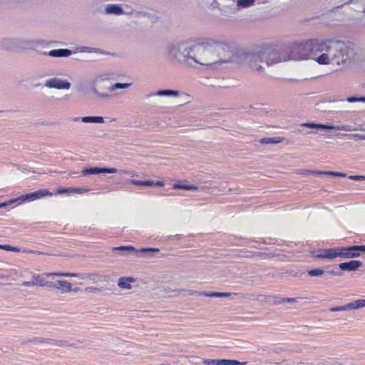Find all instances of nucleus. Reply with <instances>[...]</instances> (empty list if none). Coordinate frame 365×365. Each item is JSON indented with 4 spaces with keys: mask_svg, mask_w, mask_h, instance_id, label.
<instances>
[{
    "mask_svg": "<svg viewBox=\"0 0 365 365\" xmlns=\"http://www.w3.org/2000/svg\"><path fill=\"white\" fill-rule=\"evenodd\" d=\"M32 281L31 282H22L21 285L24 287H30V286H34V284H31Z\"/></svg>",
    "mask_w": 365,
    "mask_h": 365,
    "instance_id": "nucleus-50",
    "label": "nucleus"
},
{
    "mask_svg": "<svg viewBox=\"0 0 365 365\" xmlns=\"http://www.w3.org/2000/svg\"><path fill=\"white\" fill-rule=\"evenodd\" d=\"M168 53L191 68H216L231 61L233 56L230 46L211 38L170 46Z\"/></svg>",
    "mask_w": 365,
    "mask_h": 365,
    "instance_id": "nucleus-1",
    "label": "nucleus"
},
{
    "mask_svg": "<svg viewBox=\"0 0 365 365\" xmlns=\"http://www.w3.org/2000/svg\"><path fill=\"white\" fill-rule=\"evenodd\" d=\"M45 275L47 277H78L80 278L81 274L77 273H69V272H46Z\"/></svg>",
    "mask_w": 365,
    "mask_h": 365,
    "instance_id": "nucleus-21",
    "label": "nucleus"
},
{
    "mask_svg": "<svg viewBox=\"0 0 365 365\" xmlns=\"http://www.w3.org/2000/svg\"><path fill=\"white\" fill-rule=\"evenodd\" d=\"M324 271L322 268H317L308 270V274L311 277H321L324 274Z\"/></svg>",
    "mask_w": 365,
    "mask_h": 365,
    "instance_id": "nucleus-31",
    "label": "nucleus"
},
{
    "mask_svg": "<svg viewBox=\"0 0 365 365\" xmlns=\"http://www.w3.org/2000/svg\"><path fill=\"white\" fill-rule=\"evenodd\" d=\"M82 173L84 175H97V174H100V173H103V168H91L83 169L82 170Z\"/></svg>",
    "mask_w": 365,
    "mask_h": 365,
    "instance_id": "nucleus-28",
    "label": "nucleus"
},
{
    "mask_svg": "<svg viewBox=\"0 0 365 365\" xmlns=\"http://www.w3.org/2000/svg\"><path fill=\"white\" fill-rule=\"evenodd\" d=\"M307 173L309 174H319V175H325L328 176H337V177H345L346 174L344 173H338V172H332V171H312V170H306Z\"/></svg>",
    "mask_w": 365,
    "mask_h": 365,
    "instance_id": "nucleus-22",
    "label": "nucleus"
},
{
    "mask_svg": "<svg viewBox=\"0 0 365 365\" xmlns=\"http://www.w3.org/2000/svg\"><path fill=\"white\" fill-rule=\"evenodd\" d=\"M26 253H38V252L30 250H24Z\"/></svg>",
    "mask_w": 365,
    "mask_h": 365,
    "instance_id": "nucleus-52",
    "label": "nucleus"
},
{
    "mask_svg": "<svg viewBox=\"0 0 365 365\" xmlns=\"http://www.w3.org/2000/svg\"><path fill=\"white\" fill-rule=\"evenodd\" d=\"M315 257L319 259H326L329 261H332L336 258H339L338 247L319 250Z\"/></svg>",
    "mask_w": 365,
    "mask_h": 365,
    "instance_id": "nucleus-9",
    "label": "nucleus"
},
{
    "mask_svg": "<svg viewBox=\"0 0 365 365\" xmlns=\"http://www.w3.org/2000/svg\"><path fill=\"white\" fill-rule=\"evenodd\" d=\"M51 196H52V193L51 192H49L47 190L43 189V190H39L38 191H36V192L30 193V194L23 195V196H21V199H22L23 200L33 201V200H35L37 199H41L44 197H51Z\"/></svg>",
    "mask_w": 365,
    "mask_h": 365,
    "instance_id": "nucleus-10",
    "label": "nucleus"
},
{
    "mask_svg": "<svg viewBox=\"0 0 365 365\" xmlns=\"http://www.w3.org/2000/svg\"><path fill=\"white\" fill-rule=\"evenodd\" d=\"M240 297L241 298L245 299H252L251 297H254L253 294H242L240 293H235V292H225V297Z\"/></svg>",
    "mask_w": 365,
    "mask_h": 365,
    "instance_id": "nucleus-32",
    "label": "nucleus"
},
{
    "mask_svg": "<svg viewBox=\"0 0 365 365\" xmlns=\"http://www.w3.org/2000/svg\"><path fill=\"white\" fill-rule=\"evenodd\" d=\"M105 13L108 15H122L124 14V11L120 5L112 4H108L105 7Z\"/></svg>",
    "mask_w": 365,
    "mask_h": 365,
    "instance_id": "nucleus-13",
    "label": "nucleus"
},
{
    "mask_svg": "<svg viewBox=\"0 0 365 365\" xmlns=\"http://www.w3.org/2000/svg\"><path fill=\"white\" fill-rule=\"evenodd\" d=\"M38 341L41 342H45V343H48L51 345H55V346H63L66 344L65 341H56V340L51 339H41Z\"/></svg>",
    "mask_w": 365,
    "mask_h": 365,
    "instance_id": "nucleus-29",
    "label": "nucleus"
},
{
    "mask_svg": "<svg viewBox=\"0 0 365 365\" xmlns=\"http://www.w3.org/2000/svg\"><path fill=\"white\" fill-rule=\"evenodd\" d=\"M103 173H116L118 170L114 168H103Z\"/></svg>",
    "mask_w": 365,
    "mask_h": 365,
    "instance_id": "nucleus-42",
    "label": "nucleus"
},
{
    "mask_svg": "<svg viewBox=\"0 0 365 365\" xmlns=\"http://www.w3.org/2000/svg\"><path fill=\"white\" fill-rule=\"evenodd\" d=\"M134 281V279L132 277H121L118 279V286L120 289H130L132 288L130 282H133Z\"/></svg>",
    "mask_w": 365,
    "mask_h": 365,
    "instance_id": "nucleus-18",
    "label": "nucleus"
},
{
    "mask_svg": "<svg viewBox=\"0 0 365 365\" xmlns=\"http://www.w3.org/2000/svg\"><path fill=\"white\" fill-rule=\"evenodd\" d=\"M97 275L95 274H81L80 279L83 280L95 281Z\"/></svg>",
    "mask_w": 365,
    "mask_h": 365,
    "instance_id": "nucleus-37",
    "label": "nucleus"
},
{
    "mask_svg": "<svg viewBox=\"0 0 365 365\" xmlns=\"http://www.w3.org/2000/svg\"><path fill=\"white\" fill-rule=\"evenodd\" d=\"M22 43L19 39L16 38H5L2 41V46L8 50H15Z\"/></svg>",
    "mask_w": 365,
    "mask_h": 365,
    "instance_id": "nucleus-12",
    "label": "nucleus"
},
{
    "mask_svg": "<svg viewBox=\"0 0 365 365\" xmlns=\"http://www.w3.org/2000/svg\"><path fill=\"white\" fill-rule=\"evenodd\" d=\"M283 141V138L274 137V138H264L260 140V142L264 144H277Z\"/></svg>",
    "mask_w": 365,
    "mask_h": 365,
    "instance_id": "nucleus-27",
    "label": "nucleus"
},
{
    "mask_svg": "<svg viewBox=\"0 0 365 365\" xmlns=\"http://www.w3.org/2000/svg\"><path fill=\"white\" fill-rule=\"evenodd\" d=\"M217 297H225V292H217Z\"/></svg>",
    "mask_w": 365,
    "mask_h": 365,
    "instance_id": "nucleus-51",
    "label": "nucleus"
},
{
    "mask_svg": "<svg viewBox=\"0 0 365 365\" xmlns=\"http://www.w3.org/2000/svg\"><path fill=\"white\" fill-rule=\"evenodd\" d=\"M0 249H3V250H7V251H12V252H18L20 251V249L19 247H12V246L6 245H0Z\"/></svg>",
    "mask_w": 365,
    "mask_h": 365,
    "instance_id": "nucleus-39",
    "label": "nucleus"
},
{
    "mask_svg": "<svg viewBox=\"0 0 365 365\" xmlns=\"http://www.w3.org/2000/svg\"><path fill=\"white\" fill-rule=\"evenodd\" d=\"M239 9H245L254 6L255 0H233Z\"/></svg>",
    "mask_w": 365,
    "mask_h": 365,
    "instance_id": "nucleus-25",
    "label": "nucleus"
},
{
    "mask_svg": "<svg viewBox=\"0 0 365 365\" xmlns=\"http://www.w3.org/2000/svg\"><path fill=\"white\" fill-rule=\"evenodd\" d=\"M0 279H9V277H8V276H6V275H1V274H0Z\"/></svg>",
    "mask_w": 365,
    "mask_h": 365,
    "instance_id": "nucleus-54",
    "label": "nucleus"
},
{
    "mask_svg": "<svg viewBox=\"0 0 365 365\" xmlns=\"http://www.w3.org/2000/svg\"><path fill=\"white\" fill-rule=\"evenodd\" d=\"M86 291L88 292H93H93H99L100 289L97 288V287H90L86 288Z\"/></svg>",
    "mask_w": 365,
    "mask_h": 365,
    "instance_id": "nucleus-44",
    "label": "nucleus"
},
{
    "mask_svg": "<svg viewBox=\"0 0 365 365\" xmlns=\"http://www.w3.org/2000/svg\"><path fill=\"white\" fill-rule=\"evenodd\" d=\"M321 53L314 58L319 65L345 67L361 58L359 49L353 43L334 38H322Z\"/></svg>",
    "mask_w": 365,
    "mask_h": 365,
    "instance_id": "nucleus-2",
    "label": "nucleus"
},
{
    "mask_svg": "<svg viewBox=\"0 0 365 365\" xmlns=\"http://www.w3.org/2000/svg\"><path fill=\"white\" fill-rule=\"evenodd\" d=\"M348 307H349V310L359 309L365 307V299H357L352 302L348 303Z\"/></svg>",
    "mask_w": 365,
    "mask_h": 365,
    "instance_id": "nucleus-26",
    "label": "nucleus"
},
{
    "mask_svg": "<svg viewBox=\"0 0 365 365\" xmlns=\"http://www.w3.org/2000/svg\"><path fill=\"white\" fill-rule=\"evenodd\" d=\"M201 294L209 297H217V292H203Z\"/></svg>",
    "mask_w": 365,
    "mask_h": 365,
    "instance_id": "nucleus-41",
    "label": "nucleus"
},
{
    "mask_svg": "<svg viewBox=\"0 0 365 365\" xmlns=\"http://www.w3.org/2000/svg\"><path fill=\"white\" fill-rule=\"evenodd\" d=\"M88 192V190L83 188H74V187H61L56 190L58 194H63V193H78L83 194Z\"/></svg>",
    "mask_w": 365,
    "mask_h": 365,
    "instance_id": "nucleus-17",
    "label": "nucleus"
},
{
    "mask_svg": "<svg viewBox=\"0 0 365 365\" xmlns=\"http://www.w3.org/2000/svg\"><path fill=\"white\" fill-rule=\"evenodd\" d=\"M361 252V245H354L349 247H338L339 258L351 259L357 257Z\"/></svg>",
    "mask_w": 365,
    "mask_h": 365,
    "instance_id": "nucleus-8",
    "label": "nucleus"
},
{
    "mask_svg": "<svg viewBox=\"0 0 365 365\" xmlns=\"http://www.w3.org/2000/svg\"><path fill=\"white\" fill-rule=\"evenodd\" d=\"M113 250L125 251V252H128L130 253L137 252V250L133 246H120V247H113Z\"/></svg>",
    "mask_w": 365,
    "mask_h": 365,
    "instance_id": "nucleus-34",
    "label": "nucleus"
},
{
    "mask_svg": "<svg viewBox=\"0 0 365 365\" xmlns=\"http://www.w3.org/2000/svg\"><path fill=\"white\" fill-rule=\"evenodd\" d=\"M6 205V203H1V204H0V208L4 207Z\"/></svg>",
    "mask_w": 365,
    "mask_h": 365,
    "instance_id": "nucleus-57",
    "label": "nucleus"
},
{
    "mask_svg": "<svg viewBox=\"0 0 365 365\" xmlns=\"http://www.w3.org/2000/svg\"><path fill=\"white\" fill-rule=\"evenodd\" d=\"M173 189H183L187 190H198V187L194 185L186 184L182 181H178L173 185Z\"/></svg>",
    "mask_w": 365,
    "mask_h": 365,
    "instance_id": "nucleus-20",
    "label": "nucleus"
},
{
    "mask_svg": "<svg viewBox=\"0 0 365 365\" xmlns=\"http://www.w3.org/2000/svg\"><path fill=\"white\" fill-rule=\"evenodd\" d=\"M56 289H61L62 293H67L73 290L71 284L66 280H56Z\"/></svg>",
    "mask_w": 365,
    "mask_h": 365,
    "instance_id": "nucleus-15",
    "label": "nucleus"
},
{
    "mask_svg": "<svg viewBox=\"0 0 365 365\" xmlns=\"http://www.w3.org/2000/svg\"><path fill=\"white\" fill-rule=\"evenodd\" d=\"M45 273L42 275H35L32 274V283L34 284V286H39V287H44L46 284V279H45Z\"/></svg>",
    "mask_w": 365,
    "mask_h": 365,
    "instance_id": "nucleus-24",
    "label": "nucleus"
},
{
    "mask_svg": "<svg viewBox=\"0 0 365 365\" xmlns=\"http://www.w3.org/2000/svg\"><path fill=\"white\" fill-rule=\"evenodd\" d=\"M362 265L359 260H351L348 262H342L339 264L340 269L344 271H355Z\"/></svg>",
    "mask_w": 365,
    "mask_h": 365,
    "instance_id": "nucleus-11",
    "label": "nucleus"
},
{
    "mask_svg": "<svg viewBox=\"0 0 365 365\" xmlns=\"http://www.w3.org/2000/svg\"><path fill=\"white\" fill-rule=\"evenodd\" d=\"M330 273L332 274H336V273L334 272H330Z\"/></svg>",
    "mask_w": 365,
    "mask_h": 365,
    "instance_id": "nucleus-59",
    "label": "nucleus"
},
{
    "mask_svg": "<svg viewBox=\"0 0 365 365\" xmlns=\"http://www.w3.org/2000/svg\"><path fill=\"white\" fill-rule=\"evenodd\" d=\"M267 297L263 296V295H258L257 298H255L254 299L258 300V301H266Z\"/></svg>",
    "mask_w": 365,
    "mask_h": 365,
    "instance_id": "nucleus-48",
    "label": "nucleus"
},
{
    "mask_svg": "<svg viewBox=\"0 0 365 365\" xmlns=\"http://www.w3.org/2000/svg\"><path fill=\"white\" fill-rule=\"evenodd\" d=\"M351 180H360L361 179H365V176L363 175H350L349 177Z\"/></svg>",
    "mask_w": 365,
    "mask_h": 365,
    "instance_id": "nucleus-46",
    "label": "nucleus"
},
{
    "mask_svg": "<svg viewBox=\"0 0 365 365\" xmlns=\"http://www.w3.org/2000/svg\"><path fill=\"white\" fill-rule=\"evenodd\" d=\"M290 61L289 51L282 48L266 46L247 57L250 67L259 73L264 71V66Z\"/></svg>",
    "mask_w": 365,
    "mask_h": 365,
    "instance_id": "nucleus-3",
    "label": "nucleus"
},
{
    "mask_svg": "<svg viewBox=\"0 0 365 365\" xmlns=\"http://www.w3.org/2000/svg\"><path fill=\"white\" fill-rule=\"evenodd\" d=\"M116 79L117 75L113 72H104L96 75L91 83L92 93L99 98L106 99L110 97V93L118 89H128L132 86L131 83H115L108 86L105 85L106 82Z\"/></svg>",
    "mask_w": 365,
    "mask_h": 365,
    "instance_id": "nucleus-4",
    "label": "nucleus"
},
{
    "mask_svg": "<svg viewBox=\"0 0 365 365\" xmlns=\"http://www.w3.org/2000/svg\"><path fill=\"white\" fill-rule=\"evenodd\" d=\"M344 136L347 137L349 139L351 140H365V135L355 133V134H346L344 135Z\"/></svg>",
    "mask_w": 365,
    "mask_h": 365,
    "instance_id": "nucleus-36",
    "label": "nucleus"
},
{
    "mask_svg": "<svg viewBox=\"0 0 365 365\" xmlns=\"http://www.w3.org/2000/svg\"><path fill=\"white\" fill-rule=\"evenodd\" d=\"M329 310L331 312H342V311L349 310V307H348V304H346L344 306L331 307V308H330Z\"/></svg>",
    "mask_w": 365,
    "mask_h": 365,
    "instance_id": "nucleus-40",
    "label": "nucleus"
},
{
    "mask_svg": "<svg viewBox=\"0 0 365 365\" xmlns=\"http://www.w3.org/2000/svg\"><path fill=\"white\" fill-rule=\"evenodd\" d=\"M106 119L108 120V123H111V122L115 121V118H106Z\"/></svg>",
    "mask_w": 365,
    "mask_h": 365,
    "instance_id": "nucleus-53",
    "label": "nucleus"
},
{
    "mask_svg": "<svg viewBox=\"0 0 365 365\" xmlns=\"http://www.w3.org/2000/svg\"><path fill=\"white\" fill-rule=\"evenodd\" d=\"M150 182H152V186L153 185H156V186H163L165 184H164V182L163 181H153L152 180H150Z\"/></svg>",
    "mask_w": 365,
    "mask_h": 365,
    "instance_id": "nucleus-47",
    "label": "nucleus"
},
{
    "mask_svg": "<svg viewBox=\"0 0 365 365\" xmlns=\"http://www.w3.org/2000/svg\"><path fill=\"white\" fill-rule=\"evenodd\" d=\"M155 96H172V97H178L180 96V93L178 91L174 90H159L155 93Z\"/></svg>",
    "mask_w": 365,
    "mask_h": 365,
    "instance_id": "nucleus-23",
    "label": "nucleus"
},
{
    "mask_svg": "<svg viewBox=\"0 0 365 365\" xmlns=\"http://www.w3.org/2000/svg\"><path fill=\"white\" fill-rule=\"evenodd\" d=\"M130 183L135 185H144V186H152V182H150V180H130Z\"/></svg>",
    "mask_w": 365,
    "mask_h": 365,
    "instance_id": "nucleus-33",
    "label": "nucleus"
},
{
    "mask_svg": "<svg viewBox=\"0 0 365 365\" xmlns=\"http://www.w3.org/2000/svg\"><path fill=\"white\" fill-rule=\"evenodd\" d=\"M139 252H158L159 249L158 248H152V247L142 248L139 250Z\"/></svg>",
    "mask_w": 365,
    "mask_h": 365,
    "instance_id": "nucleus-43",
    "label": "nucleus"
},
{
    "mask_svg": "<svg viewBox=\"0 0 365 365\" xmlns=\"http://www.w3.org/2000/svg\"><path fill=\"white\" fill-rule=\"evenodd\" d=\"M44 287H47L52 288V289H56V282H48L46 280V284L44 285Z\"/></svg>",
    "mask_w": 365,
    "mask_h": 365,
    "instance_id": "nucleus-45",
    "label": "nucleus"
},
{
    "mask_svg": "<svg viewBox=\"0 0 365 365\" xmlns=\"http://www.w3.org/2000/svg\"><path fill=\"white\" fill-rule=\"evenodd\" d=\"M44 86L49 89L69 90L71 84L69 81L62 78L52 77L45 81Z\"/></svg>",
    "mask_w": 365,
    "mask_h": 365,
    "instance_id": "nucleus-7",
    "label": "nucleus"
},
{
    "mask_svg": "<svg viewBox=\"0 0 365 365\" xmlns=\"http://www.w3.org/2000/svg\"><path fill=\"white\" fill-rule=\"evenodd\" d=\"M346 101L349 103H365V97H349Z\"/></svg>",
    "mask_w": 365,
    "mask_h": 365,
    "instance_id": "nucleus-38",
    "label": "nucleus"
},
{
    "mask_svg": "<svg viewBox=\"0 0 365 365\" xmlns=\"http://www.w3.org/2000/svg\"><path fill=\"white\" fill-rule=\"evenodd\" d=\"M361 252H365V245H361Z\"/></svg>",
    "mask_w": 365,
    "mask_h": 365,
    "instance_id": "nucleus-58",
    "label": "nucleus"
},
{
    "mask_svg": "<svg viewBox=\"0 0 365 365\" xmlns=\"http://www.w3.org/2000/svg\"><path fill=\"white\" fill-rule=\"evenodd\" d=\"M301 126H304L309 128L319 129V130H344V131H356L361 130L364 131L365 130L362 128H355L350 125H325L316 123H304L301 124Z\"/></svg>",
    "mask_w": 365,
    "mask_h": 365,
    "instance_id": "nucleus-6",
    "label": "nucleus"
},
{
    "mask_svg": "<svg viewBox=\"0 0 365 365\" xmlns=\"http://www.w3.org/2000/svg\"><path fill=\"white\" fill-rule=\"evenodd\" d=\"M119 173L120 174H125V173H128V171L127 170H120Z\"/></svg>",
    "mask_w": 365,
    "mask_h": 365,
    "instance_id": "nucleus-56",
    "label": "nucleus"
},
{
    "mask_svg": "<svg viewBox=\"0 0 365 365\" xmlns=\"http://www.w3.org/2000/svg\"><path fill=\"white\" fill-rule=\"evenodd\" d=\"M72 51L67 48H59L51 50L48 52L47 55L51 57H68L71 56Z\"/></svg>",
    "mask_w": 365,
    "mask_h": 365,
    "instance_id": "nucleus-14",
    "label": "nucleus"
},
{
    "mask_svg": "<svg viewBox=\"0 0 365 365\" xmlns=\"http://www.w3.org/2000/svg\"><path fill=\"white\" fill-rule=\"evenodd\" d=\"M346 4H351L353 5V9L358 12L365 11V0H350Z\"/></svg>",
    "mask_w": 365,
    "mask_h": 365,
    "instance_id": "nucleus-16",
    "label": "nucleus"
},
{
    "mask_svg": "<svg viewBox=\"0 0 365 365\" xmlns=\"http://www.w3.org/2000/svg\"><path fill=\"white\" fill-rule=\"evenodd\" d=\"M282 302L292 303V302H296V299L295 298H284V299H283Z\"/></svg>",
    "mask_w": 365,
    "mask_h": 365,
    "instance_id": "nucleus-49",
    "label": "nucleus"
},
{
    "mask_svg": "<svg viewBox=\"0 0 365 365\" xmlns=\"http://www.w3.org/2000/svg\"><path fill=\"white\" fill-rule=\"evenodd\" d=\"M202 363L206 365H222V359H205Z\"/></svg>",
    "mask_w": 365,
    "mask_h": 365,
    "instance_id": "nucleus-35",
    "label": "nucleus"
},
{
    "mask_svg": "<svg viewBox=\"0 0 365 365\" xmlns=\"http://www.w3.org/2000/svg\"><path fill=\"white\" fill-rule=\"evenodd\" d=\"M81 118L76 117V118H73V121H78V120H81Z\"/></svg>",
    "mask_w": 365,
    "mask_h": 365,
    "instance_id": "nucleus-55",
    "label": "nucleus"
},
{
    "mask_svg": "<svg viewBox=\"0 0 365 365\" xmlns=\"http://www.w3.org/2000/svg\"><path fill=\"white\" fill-rule=\"evenodd\" d=\"M81 121L85 123H103L105 120L101 116H85L81 117Z\"/></svg>",
    "mask_w": 365,
    "mask_h": 365,
    "instance_id": "nucleus-19",
    "label": "nucleus"
},
{
    "mask_svg": "<svg viewBox=\"0 0 365 365\" xmlns=\"http://www.w3.org/2000/svg\"><path fill=\"white\" fill-rule=\"evenodd\" d=\"M247 363L234 359H222V365H245Z\"/></svg>",
    "mask_w": 365,
    "mask_h": 365,
    "instance_id": "nucleus-30",
    "label": "nucleus"
},
{
    "mask_svg": "<svg viewBox=\"0 0 365 365\" xmlns=\"http://www.w3.org/2000/svg\"><path fill=\"white\" fill-rule=\"evenodd\" d=\"M322 38H312L303 44L297 45L289 51L290 61H303L317 58V53H321Z\"/></svg>",
    "mask_w": 365,
    "mask_h": 365,
    "instance_id": "nucleus-5",
    "label": "nucleus"
}]
</instances>
